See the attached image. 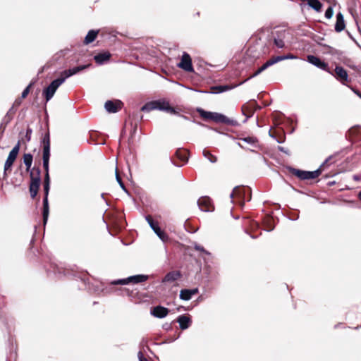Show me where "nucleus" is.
Here are the masks:
<instances>
[{"label": "nucleus", "mask_w": 361, "mask_h": 361, "mask_svg": "<svg viewBox=\"0 0 361 361\" xmlns=\"http://www.w3.org/2000/svg\"><path fill=\"white\" fill-rule=\"evenodd\" d=\"M152 110H160L171 114H176L174 108L171 107L169 104V102L164 99H159L147 102L141 108V111L145 112H149Z\"/></svg>", "instance_id": "nucleus-1"}, {"label": "nucleus", "mask_w": 361, "mask_h": 361, "mask_svg": "<svg viewBox=\"0 0 361 361\" xmlns=\"http://www.w3.org/2000/svg\"><path fill=\"white\" fill-rule=\"evenodd\" d=\"M198 113L200 114V116L202 117L204 119L207 120H212L216 123H226V124H233V121L231 120L226 116L216 113V112H211V111H206L202 109H197Z\"/></svg>", "instance_id": "nucleus-2"}, {"label": "nucleus", "mask_w": 361, "mask_h": 361, "mask_svg": "<svg viewBox=\"0 0 361 361\" xmlns=\"http://www.w3.org/2000/svg\"><path fill=\"white\" fill-rule=\"evenodd\" d=\"M64 82V79L59 78L53 80L50 85L43 90L46 102H49L54 95L58 87Z\"/></svg>", "instance_id": "nucleus-3"}, {"label": "nucleus", "mask_w": 361, "mask_h": 361, "mask_svg": "<svg viewBox=\"0 0 361 361\" xmlns=\"http://www.w3.org/2000/svg\"><path fill=\"white\" fill-rule=\"evenodd\" d=\"M322 171L319 169L313 171H302L299 169H293V173L301 180H311L317 178Z\"/></svg>", "instance_id": "nucleus-4"}, {"label": "nucleus", "mask_w": 361, "mask_h": 361, "mask_svg": "<svg viewBox=\"0 0 361 361\" xmlns=\"http://www.w3.org/2000/svg\"><path fill=\"white\" fill-rule=\"evenodd\" d=\"M19 150H20V142H18V143L13 147V148L9 152L7 159L6 160V162L4 164V173H6V171L11 169L15 160L17 158Z\"/></svg>", "instance_id": "nucleus-5"}, {"label": "nucleus", "mask_w": 361, "mask_h": 361, "mask_svg": "<svg viewBox=\"0 0 361 361\" xmlns=\"http://www.w3.org/2000/svg\"><path fill=\"white\" fill-rule=\"evenodd\" d=\"M146 220L147 221L149 225L152 228V229L154 231V233L159 236V238L163 241L166 242L169 239L167 234H166L164 231L161 230L159 228L158 223L155 222L149 216L146 217Z\"/></svg>", "instance_id": "nucleus-6"}, {"label": "nucleus", "mask_w": 361, "mask_h": 361, "mask_svg": "<svg viewBox=\"0 0 361 361\" xmlns=\"http://www.w3.org/2000/svg\"><path fill=\"white\" fill-rule=\"evenodd\" d=\"M178 67L187 72L194 71L191 57L188 53L184 52L183 54L180 61L178 63Z\"/></svg>", "instance_id": "nucleus-7"}, {"label": "nucleus", "mask_w": 361, "mask_h": 361, "mask_svg": "<svg viewBox=\"0 0 361 361\" xmlns=\"http://www.w3.org/2000/svg\"><path fill=\"white\" fill-rule=\"evenodd\" d=\"M90 66V64L82 65V66H76V67L70 68L68 70H66L61 73L60 78H63L64 81H65L69 77H71L73 75H75V74L78 73L79 72L86 69Z\"/></svg>", "instance_id": "nucleus-8"}, {"label": "nucleus", "mask_w": 361, "mask_h": 361, "mask_svg": "<svg viewBox=\"0 0 361 361\" xmlns=\"http://www.w3.org/2000/svg\"><path fill=\"white\" fill-rule=\"evenodd\" d=\"M307 61L316 67L331 73L329 70L328 65L317 56L309 55L307 56Z\"/></svg>", "instance_id": "nucleus-9"}, {"label": "nucleus", "mask_w": 361, "mask_h": 361, "mask_svg": "<svg viewBox=\"0 0 361 361\" xmlns=\"http://www.w3.org/2000/svg\"><path fill=\"white\" fill-rule=\"evenodd\" d=\"M197 204L202 212H211L213 210V206L211 200L207 197H203L198 200Z\"/></svg>", "instance_id": "nucleus-10"}, {"label": "nucleus", "mask_w": 361, "mask_h": 361, "mask_svg": "<svg viewBox=\"0 0 361 361\" xmlns=\"http://www.w3.org/2000/svg\"><path fill=\"white\" fill-rule=\"evenodd\" d=\"M286 32L284 30L276 31L274 33V44L279 48H283L285 46L284 38L286 37Z\"/></svg>", "instance_id": "nucleus-11"}, {"label": "nucleus", "mask_w": 361, "mask_h": 361, "mask_svg": "<svg viewBox=\"0 0 361 361\" xmlns=\"http://www.w3.org/2000/svg\"><path fill=\"white\" fill-rule=\"evenodd\" d=\"M335 76L341 83L345 84L348 81V75L347 71L341 66H336L335 68Z\"/></svg>", "instance_id": "nucleus-12"}, {"label": "nucleus", "mask_w": 361, "mask_h": 361, "mask_svg": "<svg viewBox=\"0 0 361 361\" xmlns=\"http://www.w3.org/2000/svg\"><path fill=\"white\" fill-rule=\"evenodd\" d=\"M40 184V178L39 177H32L30 185V192L32 198H35L37 194L38 189Z\"/></svg>", "instance_id": "nucleus-13"}, {"label": "nucleus", "mask_w": 361, "mask_h": 361, "mask_svg": "<svg viewBox=\"0 0 361 361\" xmlns=\"http://www.w3.org/2000/svg\"><path fill=\"white\" fill-rule=\"evenodd\" d=\"M181 276V274L179 271H173L169 272L164 278L162 279V283H171L178 279H179Z\"/></svg>", "instance_id": "nucleus-14"}, {"label": "nucleus", "mask_w": 361, "mask_h": 361, "mask_svg": "<svg viewBox=\"0 0 361 361\" xmlns=\"http://www.w3.org/2000/svg\"><path fill=\"white\" fill-rule=\"evenodd\" d=\"M169 313V310L162 306L154 307L151 311V314L157 318H164Z\"/></svg>", "instance_id": "nucleus-15"}, {"label": "nucleus", "mask_w": 361, "mask_h": 361, "mask_svg": "<svg viewBox=\"0 0 361 361\" xmlns=\"http://www.w3.org/2000/svg\"><path fill=\"white\" fill-rule=\"evenodd\" d=\"M121 103L119 101L115 102L112 101H107L105 103L104 107L109 113H116L121 109Z\"/></svg>", "instance_id": "nucleus-16"}, {"label": "nucleus", "mask_w": 361, "mask_h": 361, "mask_svg": "<svg viewBox=\"0 0 361 361\" xmlns=\"http://www.w3.org/2000/svg\"><path fill=\"white\" fill-rule=\"evenodd\" d=\"M50 157V147L48 145L43 146V167L45 171L49 170V161Z\"/></svg>", "instance_id": "nucleus-17"}, {"label": "nucleus", "mask_w": 361, "mask_h": 361, "mask_svg": "<svg viewBox=\"0 0 361 361\" xmlns=\"http://www.w3.org/2000/svg\"><path fill=\"white\" fill-rule=\"evenodd\" d=\"M345 25L344 22L343 16L341 13L336 14V22L335 24V30L336 32H341L345 29Z\"/></svg>", "instance_id": "nucleus-18"}, {"label": "nucleus", "mask_w": 361, "mask_h": 361, "mask_svg": "<svg viewBox=\"0 0 361 361\" xmlns=\"http://www.w3.org/2000/svg\"><path fill=\"white\" fill-rule=\"evenodd\" d=\"M177 322H178L180 329L183 330L188 329L191 323L190 319L185 315L178 317Z\"/></svg>", "instance_id": "nucleus-19"}, {"label": "nucleus", "mask_w": 361, "mask_h": 361, "mask_svg": "<svg viewBox=\"0 0 361 361\" xmlns=\"http://www.w3.org/2000/svg\"><path fill=\"white\" fill-rule=\"evenodd\" d=\"M111 55L108 52L101 53L97 55H95L94 57V59L95 60L96 63L101 65L107 61Z\"/></svg>", "instance_id": "nucleus-20"}, {"label": "nucleus", "mask_w": 361, "mask_h": 361, "mask_svg": "<svg viewBox=\"0 0 361 361\" xmlns=\"http://www.w3.org/2000/svg\"><path fill=\"white\" fill-rule=\"evenodd\" d=\"M274 64H275V61L274 60V58H271V59L268 60L265 63H264L252 76L250 77V78L258 75L262 71H264L267 68H269V66H271Z\"/></svg>", "instance_id": "nucleus-21"}, {"label": "nucleus", "mask_w": 361, "mask_h": 361, "mask_svg": "<svg viewBox=\"0 0 361 361\" xmlns=\"http://www.w3.org/2000/svg\"><path fill=\"white\" fill-rule=\"evenodd\" d=\"M274 64H275V61L274 60V58H271V59L268 60L265 63H264L252 76L250 77V78L258 75L262 71H264L267 68H269V66H271Z\"/></svg>", "instance_id": "nucleus-22"}, {"label": "nucleus", "mask_w": 361, "mask_h": 361, "mask_svg": "<svg viewBox=\"0 0 361 361\" xmlns=\"http://www.w3.org/2000/svg\"><path fill=\"white\" fill-rule=\"evenodd\" d=\"M148 276L146 275H135L128 277V281H130V283H138L141 282H144L147 279Z\"/></svg>", "instance_id": "nucleus-23"}, {"label": "nucleus", "mask_w": 361, "mask_h": 361, "mask_svg": "<svg viewBox=\"0 0 361 361\" xmlns=\"http://www.w3.org/2000/svg\"><path fill=\"white\" fill-rule=\"evenodd\" d=\"M49 216V204H48V198L44 197L43 199V220L44 223L46 224L48 219Z\"/></svg>", "instance_id": "nucleus-24"}, {"label": "nucleus", "mask_w": 361, "mask_h": 361, "mask_svg": "<svg viewBox=\"0 0 361 361\" xmlns=\"http://www.w3.org/2000/svg\"><path fill=\"white\" fill-rule=\"evenodd\" d=\"M33 157L31 154L27 153L23 155V163L26 166L27 171H29L32 166Z\"/></svg>", "instance_id": "nucleus-25"}, {"label": "nucleus", "mask_w": 361, "mask_h": 361, "mask_svg": "<svg viewBox=\"0 0 361 361\" xmlns=\"http://www.w3.org/2000/svg\"><path fill=\"white\" fill-rule=\"evenodd\" d=\"M97 33L98 31L90 30L85 38V43L87 44L92 42L97 37Z\"/></svg>", "instance_id": "nucleus-26"}, {"label": "nucleus", "mask_w": 361, "mask_h": 361, "mask_svg": "<svg viewBox=\"0 0 361 361\" xmlns=\"http://www.w3.org/2000/svg\"><path fill=\"white\" fill-rule=\"evenodd\" d=\"M176 156L183 161H188V152L185 149H178L176 152Z\"/></svg>", "instance_id": "nucleus-27"}, {"label": "nucleus", "mask_w": 361, "mask_h": 361, "mask_svg": "<svg viewBox=\"0 0 361 361\" xmlns=\"http://www.w3.org/2000/svg\"><path fill=\"white\" fill-rule=\"evenodd\" d=\"M307 4L316 11H320L322 7L319 0H307Z\"/></svg>", "instance_id": "nucleus-28"}, {"label": "nucleus", "mask_w": 361, "mask_h": 361, "mask_svg": "<svg viewBox=\"0 0 361 361\" xmlns=\"http://www.w3.org/2000/svg\"><path fill=\"white\" fill-rule=\"evenodd\" d=\"M274 58V60L275 61V63L279 62V61H281L283 60H286V59H297V57L295 56V55H293V54H288V55H283V56H275V57H273Z\"/></svg>", "instance_id": "nucleus-29"}, {"label": "nucleus", "mask_w": 361, "mask_h": 361, "mask_svg": "<svg viewBox=\"0 0 361 361\" xmlns=\"http://www.w3.org/2000/svg\"><path fill=\"white\" fill-rule=\"evenodd\" d=\"M203 156L207 158L211 163H216L217 161V157L212 154L210 153V152L204 149L202 152Z\"/></svg>", "instance_id": "nucleus-30"}, {"label": "nucleus", "mask_w": 361, "mask_h": 361, "mask_svg": "<svg viewBox=\"0 0 361 361\" xmlns=\"http://www.w3.org/2000/svg\"><path fill=\"white\" fill-rule=\"evenodd\" d=\"M192 298L190 291L189 289L182 290L180 293V298L183 300H189Z\"/></svg>", "instance_id": "nucleus-31"}, {"label": "nucleus", "mask_w": 361, "mask_h": 361, "mask_svg": "<svg viewBox=\"0 0 361 361\" xmlns=\"http://www.w3.org/2000/svg\"><path fill=\"white\" fill-rule=\"evenodd\" d=\"M240 140L252 145V146H256L257 140L254 137H246L240 138Z\"/></svg>", "instance_id": "nucleus-32"}, {"label": "nucleus", "mask_w": 361, "mask_h": 361, "mask_svg": "<svg viewBox=\"0 0 361 361\" xmlns=\"http://www.w3.org/2000/svg\"><path fill=\"white\" fill-rule=\"evenodd\" d=\"M242 112L246 116L245 121H246L248 118L251 117L253 114L252 111L246 106H243Z\"/></svg>", "instance_id": "nucleus-33"}, {"label": "nucleus", "mask_w": 361, "mask_h": 361, "mask_svg": "<svg viewBox=\"0 0 361 361\" xmlns=\"http://www.w3.org/2000/svg\"><path fill=\"white\" fill-rule=\"evenodd\" d=\"M130 283V281H128V277L123 279H118L116 281H114L111 282L114 285H126Z\"/></svg>", "instance_id": "nucleus-34"}, {"label": "nucleus", "mask_w": 361, "mask_h": 361, "mask_svg": "<svg viewBox=\"0 0 361 361\" xmlns=\"http://www.w3.org/2000/svg\"><path fill=\"white\" fill-rule=\"evenodd\" d=\"M116 180L117 182L118 183V184L120 185L121 188L124 190V191H126V187L121 178V177L119 176V175L117 173V171H116Z\"/></svg>", "instance_id": "nucleus-35"}, {"label": "nucleus", "mask_w": 361, "mask_h": 361, "mask_svg": "<svg viewBox=\"0 0 361 361\" xmlns=\"http://www.w3.org/2000/svg\"><path fill=\"white\" fill-rule=\"evenodd\" d=\"M333 8L331 6H329L325 12V17L328 19H330L333 16Z\"/></svg>", "instance_id": "nucleus-36"}, {"label": "nucleus", "mask_w": 361, "mask_h": 361, "mask_svg": "<svg viewBox=\"0 0 361 361\" xmlns=\"http://www.w3.org/2000/svg\"><path fill=\"white\" fill-rule=\"evenodd\" d=\"M42 142H43V146H46L47 145H48L49 147H50V140H49V134H46L44 135Z\"/></svg>", "instance_id": "nucleus-37"}, {"label": "nucleus", "mask_w": 361, "mask_h": 361, "mask_svg": "<svg viewBox=\"0 0 361 361\" xmlns=\"http://www.w3.org/2000/svg\"><path fill=\"white\" fill-rule=\"evenodd\" d=\"M32 129L31 128H27L26 130V133H25V139H26V141L27 142H30V140H31V135H32Z\"/></svg>", "instance_id": "nucleus-38"}, {"label": "nucleus", "mask_w": 361, "mask_h": 361, "mask_svg": "<svg viewBox=\"0 0 361 361\" xmlns=\"http://www.w3.org/2000/svg\"><path fill=\"white\" fill-rule=\"evenodd\" d=\"M31 85H31V84H30V85H28V86H27V87L23 90V92H22V95H21L22 98H25V97L27 96V94H29V92H30V88Z\"/></svg>", "instance_id": "nucleus-39"}, {"label": "nucleus", "mask_w": 361, "mask_h": 361, "mask_svg": "<svg viewBox=\"0 0 361 361\" xmlns=\"http://www.w3.org/2000/svg\"><path fill=\"white\" fill-rule=\"evenodd\" d=\"M44 197H47L48 198V193L49 190V183L47 182L44 183Z\"/></svg>", "instance_id": "nucleus-40"}, {"label": "nucleus", "mask_w": 361, "mask_h": 361, "mask_svg": "<svg viewBox=\"0 0 361 361\" xmlns=\"http://www.w3.org/2000/svg\"><path fill=\"white\" fill-rule=\"evenodd\" d=\"M215 89L219 90V92H222L226 90H230V87L228 86H219V87H216Z\"/></svg>", "instance_id": "nucleus-41"}, {"label": "nucleus", "mask_w": 361, "mask_h": 361, "mask_svg": "<svg viewBox=\"0 0 361 361\" xmlns=\"http://www.w3.org/2000/svg\"><path fill=\"white\" fill-rule=\"evenodd\" d=\"M138 358L139 361H147V359L144 357L142 353L140 351L138 353Z\"/></svg>", "instance_id": "nucleus-42"}, {"label": "nucleus", "mask_w": 361, "mask_h": 361, "mask_svg": "<svg viewBox=\"0 0 361 361\" xmlns=\"http://www.w3.org/2000/svg\"><path fill=\"white\" fill-rule=\"evenodd\" d=\"M195 250H197L201 251V252H205V253H207V254H209V253H208L207 252H206V251L204 250V249L202 247H201L200 245H195Z\"/></svg>", "instance_id": "nucleus-43"}, {"label": "nucleus", "mask_w": 361, "mask_h": 361, "mask_svg": "<svg viewBox=\"0 0 361 361\" xmlns=\"http://www.w3.org/2000/svg\"><path fill=\"white\" fill-rule=\"evenodd\" d=\"M189 291H190L191 295L192 296L198 293V289L197 288L189 289Z\"/></svg>", "instance_id": "nucleus-44"}, {"label": "nucleus", "mask_w": 361, "mask_h": 361, "mask_svg": "<svg viewBox=\"0 0 361 361\" xmlns=\"http://www.w3.org/2000/svg\"><path fill=\"white\" fill-rule=\"evenodd\" d=\"M49 182V170L46 171V176L44 179V183Z\"/></svg>", "instance_id": "nucleus-45"}, {"label": "nucleus", "mask_w": 361, "mask_h": 361, "mask_svg": "<svg viewBox=\"0 0 361 361\" xmlns=\"http://www.w3.org/2000/svg\"><path fill=\"white\" fill-rule=\"evenodd\" d=\"M353 179H354L355 180H356V181H358V180H360V176H358V175H354V176H353Z\"/></svg>", "instance_id": "nucleus-46"}, {"label": "nucleus", "mask_w": 361, "mask_h": 361, "mask_svg": "<svg viewBox=\"0 0 361 361\" xmlns=\"http://www.w3.org/2000/svg\"><path fill=\"white\" fill-rule=\"evenodd\" d=\"M237 188H235L234 190L231 193L230 197L231 198H233L235 195V192H236Z\"/></svg>", "instance_id": "nucleus-47"}, {"label": "nucleus", "mask_w": 361, "mask_h": 361, "mask_svg": "<svg viewBox=\"0 0 361 361\" xmlns=\"http://www.w3.org/2000/svg\"><path fill=\"white\" fill-rule=\"evenodd\" d=\"M20 104V100H18V99L16 100L15 104L19 105Z\"/></svg>", "instance_id": "nucleus-48"}, {"label": "nucleus", "mask_w": 361, "mask_h": 361, "mask_svg": "<svg viewBox=\"0 0 361 361\" xmlns=\"http://www.w3.org/2000/svg\"><path fill=\"white\" fill-rule=\"evenodd\" d=\"M358 197H359L360 200H361V191L359 192Z\"/></svg>", "instance_id": "nucleus-49"}, {"label": "nucleus", "mask_w": 361, "mask_h": 361, "mask_svg": "<svg viewBox=\"0 0 361 361\" xmlns=\"http://www.w3.org/2000/svg\"><path fill=\"white\" fill-rule=\"evenodd\" d=\"M238 145L241 147V148H245L240 143H238Z\"/></svg>", "instance_id": "nucleus-50"}, {"label": "nucleus", "mask_w": 361, "mask_h": 361, "mask_svg": "<svg viewBox=\"0 0 361 361\" xmlns=\"http://www.w3.org/2000/svg\"><path fill=\"white\" fill-rule=\"evenodd\" d=\"M328 161V159H326L325 162L322 165V166L326 163Z\"/></svg>", "instance_id": "nucleus-51"}, {"label": "nucleus", "mask_w": 361, "mask_h": 361, "mask_svg": "<svg viewBox=\"0 0 361 361\" xmlns=\"http://www.w3.org/2000/svg\"><path fill=\"white\" fill-rule=\"evenodd\" d=\"M357 95H359V96H360V97H361V94H357Z\"/></svg>", "instance_id": "nucleus-52"}]
</instances>
